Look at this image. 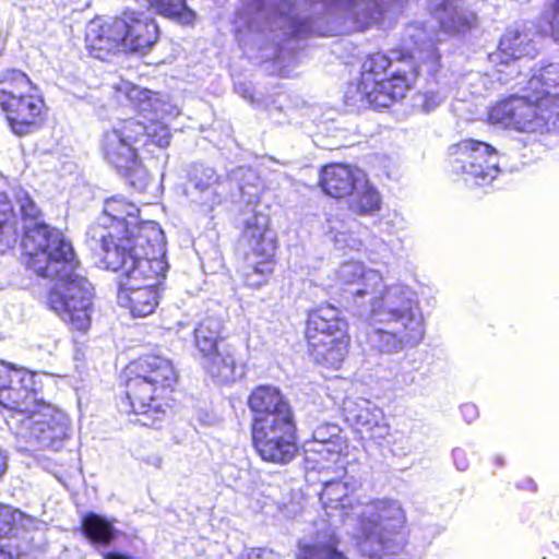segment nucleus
Returning a JSON list of instances; mask_svg holds the SVG:
<instances>
[{"instance_id": "obj_2", "label": "nucleus", "mask_w": 559, "mask_h": 559, "mask_svg": "<svg viewBox=\"0 0 559 559\" xmlns=\"http://www.w3.org/2000/svg\"><path fill=\"white\" fill-rule=\"evenodd\" d=\"M412 46L401 44L388 52L368 53L361 64L357 92L374 109L390 108L401 103L415 87L421 64H438V50L425 41L411 37Z\"/></svg>"}, {"instance_id": "obj_29", "label": "nucleus", "mask_w": 559, "mask_h": 559, "mask_svg": "<svg viewBox=\"0 0 559 559\" xmlns=\"http://www.w3.org/2000/svg\"><path fill=\"white\" fill-rule=\"evenodd\" d=\"M540 32L559 40V0H552L550 8L539 19Z\"/></svg>"}, {"instance_id": "obj_9", "label": "nucleus", "mask_w": 559, "mask_h": 559, "mask_svg": "<svg viewBox=\"0 0 559 559\" xmlns=\"http://www.w3.org/2000/svg\"><path fill=\"white\" fill-rule=\"evenodd\" d=\"M102 264L106 271L117 273L118 297L133 318L155 312L160 299L157 284L168 270L165 250L123 258L118 267Z\"/></svg>"}, {"instance_id": "obj_34", "label": "nucleus", "mask_w": 559, "mask_h": 559, "mask_svg": "<svg viewBox=\"0 0 559 559\" xmlns=\"http://www.w3.org/2000/svg\"><path fill=\"white\" fill-rule=\"evenodd\" d=\"M9 468V455L8 453L0 448V480L5 475Z\"/></svg>"}, {"instance_id": "obj_8", "label": "nucleus", "mask_w": 559, "mask_h": 559, "mask_svg": "<svg viewBox=\"0 0 559 559\" xmlns=\"http://www.w3.org/2000/svg\"><path fill=\"white\" fill-rule=\"evenodd\" d=\"M159 28L144 11L124 9L92 28L85 37L91 57L108 60L118 52H146L157 43Z\"/></svg>"}, {"instance_id": "obj_6", "label": "nucleus", "mask_w": 559, "mask_h": 559, "mask_svg": "<svg viewBox=\"0 0 559 559\" xmlns=\"http://www.w3.org/2000/svg\"><path fill=\"white\" fill-rule=\"evenodd\" d=\"M139 216V207L124 197L114 195L105 200L93 227V237L97 238L100 247V263L118 267L122 265L123 258L165 250L160 226Z\"/></svg>"}, {"instance_id": "obj_12", "label": "nucleus", "mask_w": 559, "mask_h": 559, "mask_svg": "<svg viewBox=\"0 0 559 559\" xmlns=\"http://www.w3.org/2000/svg\"><path fill=\"white\" fill-rule=\"evenodd\" d=\"M487 119L491 124L516 132L555 133L559 131V94L540 91L507 96L489 108Z\"/></svg>"}, {"instance_id": "obj_11", "label": "nucleus", "mask_w": 559, "mask_h": 559, "mask_svg": "<svg viewBox=\"0 0 559 559\" xmlns=\"http://www.w3.org/2000/svg\"><path fill=\"white\" fill-rule=\"evenodd\" d=\"M304 338L312 362L326 370H340L352 347L349 323L330 302L308 309Z\"/></svg>"}, {"instance_id": "obj_27", "label": "nucleus", "mask_w": 559, "mask_h": 559, "mask_svg": "<svg viewBox=\"0 0 559 559\" xmlns=\"http://www.w3.org/2000/svg\"><path fill=\"white\" fill-rule=\"evenodd\" d=\"M390 318V320L401 322L404 325L405 330L394 332L401 341H417L423 336V331H420L421 323L411 310H392Z\"/></svg>"}, {"instance_id": "obj_3", "label": "nucleus", "mask_w": 559, "mask_h": 559, "mask_svg": "<svg viewBox=\"0 0 559 559\" xmlns=\"http://www.w3.org/2000/svg\"><path fill=\"white\" fill-rule=\"evenodd\" d=\"M179 379L174 362L163 355L145 353L130 360L120 373L128 414L143 427L159 428L177 405Z\"/></svg>"}, {"instance_id": "obj_31", "label": "nucleus", "mask_w": 559, "mask_h": 559, "mask_svg": "<svg viewBox=\"0 0 559 559\" xmlns=\"http://www.w3.org/2000/svg\"><path fill=\"white\" fill-rule=\"evenodd\" d=\"M313 34L311 20L308 17H293L290 20L292 37H307Z\"/></svg>"}, {"instance_id": "obj_24", "label": "nucleus", "mask_w": 559, "mask_h": 559, "mask_svg": "<svg viewBox=\"0 0 559 559\" xmlns=\"http://www.w3.org/2000/svg\"><path fill=\"white\" fill-rule=\"evenodd\" d=\"M326 461L331 464H322L318 467L320 473L331 474V476L321 479L322 491L320 496L321 499L326 498V500L332 501L330 489L342 484L346 475V467L338 451L326 450Z\"/></svg>"}, {"instance_id": "obj_15", "label": "nucleus", "mask_w": 559, "mask_h": 559, "mask_svg": "<svg viewBox=\"0 0 559 559\" xmlns=\"http://www.w3.org/2000/svg\"><path fill=\"white\" fill-rule=\"evenodd\" d=\"M497 155L490 143L471 138L460 140L450 148L453 170L467 175L476 186H487L498 177Z\"/></svg>"}, {"instance_id": "obj_17", "label": "nucleus", "mask_w": 559, "mask_h": 559, "mask_svg": "<svg viewBox=\"0 0 559 559\" xmlns=\"http://www.w3.org/2000/svg\"><path fill=\"white\" fill-rule=\"evenodd\" d=\"M35 521L19 509L0 506V559H32Z\"/></svg>"}, {"instance_id": "obj_32", "label": "nucleus", "mask_w": 559, "mask_h": 559, "mask_svg": "<svg viewBox=\"0 0 559 559\" xmlns=\"http://www.w3.org/2000/svg\"><path fill=\"white\" fill-rule=\"evenodd\" d=\"M295 9L296 2L294 0H280L274 4L270 19L288 17Z\"/></svg>"}, {"instance_id": "obj_1", "label": "nucleus", "mask_w": 559, "mask_h": 559, "mask_svg": "<svg viewBox=\"0 0 559 559\" xmlns=\"http://www.w3.org/2000/svg\"><path fill=\"white\" fill-rule=\"evenodd\" d=\"M20 211L24 221L34 222L23 238L26 269L55 282L47 292L48 308L72 332L87 333L94 312V287L78 273L81 263L71 241L57 228L38 222L40 210L29 197L21 200Z\"/></svg>"}, {"instance_id": "obj_26", "label": "nucleus", "mask_w": 559, "mask_h": 559, "mask_svg": "<svg viewBox=\"0 0 559 559\" xmlns=\"http://www.w3.org/2000/svg\"><path fill=\"white\" fill-rule=\"evenodd\" d=\"M124 94L130 105L142 114H156L164 105L159 93L138 85L128 86Z\"/></svg>"}, {"instance_id": "obj_30", "label": "nucleus", "mask_w": 559, "mask_h": 559, "mask_svg": "<svg viewBox=\"0 0 559 559\" xmlns=\"http://www.w3.org/2000/svg\"><path fill=\"white\" fill-rule=\"evenodd\" d=\"M477 22L474 13L462 11L453 12L447 20L442 21V27L450 32L461 33L469 31Z\"/></svg>"}, {"instance_id": "obj_36", "label": "nucleus", "mask_w": 559, "mask_h": 559, "mask_svg": "<svg viewBox=\"0 0 559 559\" xmlns=\"http://www.w3.org/2000/svg\"><path fill=\"white\" fill-rule=\"evenodd\" d=\"M492 463L497 467H501L504 465V459L501 455H495L492 457Z\"/></svg>"}, {"instance_id": "obj_25", "label": "nucleus", "mask_w": 559, "mask_h": 559, "mask_svg": "<svg viewBox=\"0 0 559 559\" xmlns=\"http://www.w3.org/2000/svg\"><path fill=\"white\" fill-rule=\"evenodd\" d=\"M146 2L160 16L182 25H191L195 20V13L187 5L186 0H146Z\"/></svg>"}, {"instance_id": "obj_13", "label": "nucleus", "mask_w": 559, "mask_h": 559, "mask_svg": "<svg viewBox=\"0 0 559 559\" xmlns=\"http://www.w3.org/2000/svg\"><path fill=\"white\" fill-rule=\"evenodd\" d=\"M240 239L248 246L241 278L245 286L259 289L267 285L277 264L278 240L267 214L251 211L242 221Z\"/></svg>"}, {"instance_id": "obj_7", "label": "nucleus", "mask_w": 559, "mask_h": 559, "mask_svg": "<svg viewBox=\"0 0 559 559\" xmlns=\"http://www.w3.org/2000/svg\"><path fill=\"white\" fill-rule=\"evenodd\" d=\"M171 138L169 127L159 120L144 123L135 118H126L102 134L99 152L103 159L132 188L144 191L150 173L143 165L140 153L152 156L153 147L167 148Z\"/></svg>"}, {"instance_id": "obj_37", "label": "nucleus", "mask_w": 559, "mask_h": 559, "mask_svg": "<svg viewBox=\"0 0 559 559\" xmlns=\"http://www.w3.org/2000/svg\"><path fill=\"white\" fill-rule=\"evenodd\" d=\"M532 489H533V490H536V489H537V485H536V484H533Z\"/></svg>"}, {"instance_id": "obj_21", "label": "nucleus", "mask_w": 559, "mask_h": 559, "mask_svg": "<svg viewBox=\"0 0 559 559\" xmlns=\"http://www.w3.org/2000/svg\"><path fill=\"white\" fill-rule=\"evenodd\" d=\"M538 50L533 44L530 32L525 29H508L499 40V63L508 64L522 58H534Z\"/></svg>"}, {"instance_id": "obj_5", "label": "nucleus", "mask_w": 559, "mask_h": 559, "mask_svg": "<svg viewBox=\"0 0 559 559\" xmlns=\"http://www.w3.org/2000/svg\"><path fill=\"white\" fill-rule=\"evenodd\" d=\"M250 441L264 463L288 465L300 451L298 421L289 399L276 385L258 384L247 396Z\"/></svg>"}, {"instance_id": "obj_23", "label": "nucleus", "mask_w": 559, "mask_h": 559, "mask_svg": "<svg viewBox=\"0 0 559 559\" xmlns=\"http://www.w3.org/2000/svg\"><path fill=\"white\" fill-rule=\"evenodd\" d=\"M115 520H108L94 512L85 513L80 523L83 536L95 546H109L116 540L118 531L114 525Z\"/></svg>"}, {"instance_id": "obj_22", "label": "nucleus", "mask_w": 559, "mask_h": 559, "mask_svg": "<svg viewBox=\"0 0 559 559\" xmlns=\"http://www.w3.org/2000/svg\"><path fill=\"white\" fill-rule=\"evenodd\" d=\"M345 200L348 211L357 216H372L382 207V195L367 173H365V180H361L355 192Z\"/></svg>"}, {"instance_id": "obj_35", "label": "nucleus", "mask_w": 559, "mask_h": 559, "mask_svg": "<svg viewBox=\"0 0 559 559\" xmlns=\"http://www.w3.org/2000/svg\"><path fill=\"white\" fill-rule=\"evenodd\" d=\"M461 412L463 414H468L471 416L476 415V408L474 405L465 404L461 407Z\"/></svg>"}, {"instance_id": "obj_20", "label": "nucleus", "mask_w": 559, "mask_h": 559, "mask_svg": "<svg viewBox=\"0 0 559 559\" xmlns=\"http://www.w3.org/2000/svg\"><path fill=\"white\" fill-rule=\"evenodd\" d=\"M338 280L353 297L373 295L383 286L381 275L359 262H345L338 271Z\"/></svg>"}, {"instance_id": "obj_4", "label": "nucleus", "mask_w": 559, "mask_h": 559, "mask_svg": "<svg viewBox=\"0 0 559 559\" xmlns=\"http://www.w3.org/2000/svg\"><path fill=\"white\" fill-rule=\"evenodd\" d=\"M37 373L0 359V406L7 424L44 447L52 445L66 428L64 413L41 396Z\"/></svg>"}, {"instance_id": "obj_10", "label": "nucleus", "mask_w": 559, "mask_h": 559, "mask_svg": "<svg viewBox=\"0 0 559 559\" xmlns=\"http://www.w3.org/2000/svg\"><path fill=\"white\" fill-rule=\"evenodd\" d=\"M0 115L10 132L23 138L41 130L49 107L39 86L23 70L7 68L0 72Z\"/></svg>"}, {"instance_id": "obj_18", "label": "nucleus", "mask_w": 559, "mask_h": 559, "mask_svg": "<svg viewBox=\"0 0 559 559\" xmlns=\"http://www.w3.org/2000/svg\"><path fill=\"white\" fill-rule=\"evenodd\" d=\"M365 170L355 164L331 162L319 169L318 187L328 198L341 201L348 199L365 180Z\"/></svg>"}, {"instance_id": "obj_19", "label": "nucleus", "mask_w": 559, "mask_h": 559, "mask_svg": "<svg viewBox=\"0 0 559 559\" xmlns=\"http://www.w3.org/2000/svg\"><path fill=\"white\" fill-rule=\"evenodd\" d=\"M345 420L364 445H380L390 435L383 413L368 405L345 408Z\"/></svg>"}, {"instance_id": "obj_33", "label": "nucleus", "mask_w": 559, "mask_h": 559, "mask_svg": "<svg viewBox=\"0 0 559 559\" xmlns=\"http://www.w3.org/2000/svg\"><path fill=\"white\" fill-rule=\"evenodd\" d=\"M13 206L9 200H0V236L3 229L10 225L14 219Z\"/></svg>"}, {"instance_id": "obj_16", "label": "nucleus", "mask_w": 559, "mask_h": 559, "mask_svg": "<svg viewBox=\"0 0 559 559\" xmlns=\"http://www.w3.org/2000/svg\"><path fill=\"white\" fill-rule=\"evenodd\" d=\"M197 349L205 359V369L212 378L222 383H229L237 378L236 347L221 335L210 322H201L193 332Z\"/></svg>"}, {"instance_id": "obj_28", "label": "nucleus", "mask_w": 559, "mask_h": 559, "mask_svg": "<svg viewBox=\"0 0 559 559\" xmlns=\"http://www.w3.org/2000/svg\"><path fill=\"white\" fill-rule=\"evenodd\" d=\"M298 559H347L335 545L329 543L302 544L298 547Z\"/></svg>"}, {"instance_id": "obj_14", "label": "nucleus", "mask_w": 559, "mask_h": 559, "mask_svg": "<svg viewBox=\"0 0 559 559\" xmlns=\"http://www.w3.org/2000/svg\"><path fill=\"white\" fill-rule=\"evenodd\" d=\"M358 531L361 538L382 549L404 547L409 535L405 511L390 499L371 500L358 516Z\"/></svg>"}]
</instances>
